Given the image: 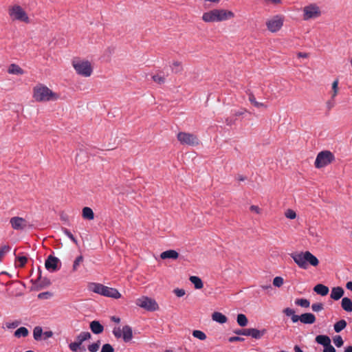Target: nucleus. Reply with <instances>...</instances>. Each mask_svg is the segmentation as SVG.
Listing matches in <instances>:
<instances>
[{"mask_svg": "<svg viewBox=\"0 0 352 352\" xmlns=\"http://www.w3.org/2000/svg\"><path fill=\"white\" fill-rule=\"evenodd\" d=\"M333 340L337 347H341L344 344V341L340 336H336Z\"/></svg>", "mask_w": 352, "mask_h": 352, "instance_id": "nucleus-43", "label": "nucleus"}, {"mask_svg": "<svg viewBox=\"0 0 352 352\" xmlns=\"http://www.w3.org/2000/svg\"><path fill=\"white\" fill-rule=\"evenodd\" d=\"M43 335L44 336V340H46L49 338L52 337L53 332L52 331H47L43 332Z\"/></svg>", "mask_w": 352, "mask_h": 352, "instance_id": "nucleus-59", "label": "nucleus"}, {"mask_svg": "<svg viewBox=\"0 0 352 352\" xmlns=\"http://www.w3.org/2000/svg\"><path fill=\"white\" fill-rule=\"evenodd\" d=\"M8 13L12 20L20 21L26 23H30V19L27 13L20 6L15 5L12 6L9 9Z\"/></svg>", "mask_w": 352, "mask_h": 352, "instance_id": "nucleus-8", "label": "nucleus"}, {"mask_svg": "<svg viewBox=\"0 0 352 352\" xmlns=\"http://www.w3.org/2000/svg\"><path fill=\"white\" fill-rule=\"evenodd\" d=\"M160 257L162 259H166V258L177 259L179 257V253L174 250H169L163 252L160 254Z\"/></svg>", "mask_w": 352, "mask_h": 352, "instance_id": "nucleus-23", "label": "nucleus"}, {"mask_svg": "<svg viewBox=\"0 0 352 352\" xmlns=\"http://www.w3.org/2000/svg\"><path fill=\"white\" fill-rule=\"evenodd\" d=\"M100 352H114V349L110 344H104L102 346Z\"/></svg>", "mask_w": 352, "mask_h": 352, "instance_id": "nucleus-46", "label": "nucleus"}, {"mask_svg": "<svg viewBox=\"0 0 352 352\" xmlns=\"http://www.w3.org/2000/svg\"><path fill=\"white\" fill-rule=\"evenodd\" d=\"M135 304L148 311H154L159 309V306L155 300L147 296H142L138 298L135 300Z\"/></svg>", "mask_w": 352, "mask_h": 352, "instance_id": "nucleus-9", "label": "nucleus"}, {"mask_svg": "<svg viewBox=\"0 0 352 352\" xmlns=\"http://www.w3.org/2000/svg\"><path fill=\"white\" fill-rule=\"evenodd\" d=\"M234 17V14L230 10L214 9L204 12L202 15V20L206 23H212L226 21Z\"/></svg>", "mask_w": 352, "mask_h": 352, "instance_id": "nucleus-2", "label": "nucleus"}, {"mask_svg": "<svg viewBox=\"0 0 352 352\" xmlns=\"http://www.w3.org/2000/svg\"><path fill=\"white\" fill-rule=\"evenodd\" d=\"M189 280L194 285L195 288L197 289H200L204 287L201 279L198 276H191Z\"/></svg>", "mask_w": 352, "mask_h": 352, "instance_id": "nucleus-29", "label": "nucleus"}, {"mask_svg": "<svg viewBox=\"0 0 352 352\" xmlns=\"http://www.w3.org/2000/svg\"><path fill=\"white\" fill-rule=\"evenodd\" d=\"M88 290L101 296L118 299L121 297L120 293L116 288L109 287L98 283H89Z\"/></svg>", "mask_w": 352, "mask_h": 352, "instance_id": "nucleus-3", "label": "nucleus"}, {"mask_svg": "<svg viewBox=\"0 0 352 352\" xmlns=\"http://www.w3.org/2000/svg\"><path fill=\"white\" fill-rule=\"evenodd\" d=\"M63 232L75 244H77L78 241L77 239L74 237V236L72 234V233L67 228H62Z\"/></svg>", "mask_w": 352, "mask_h": 352, "instance_id": "nucleus-41", "label": "nucleus"}, {"mask_svg": "<svg viewBox=\"0 0 352 352\" xmlns=\"http://www.w3.org/2000/svg\"><path fill=\"white\" fill-rule=\"evenodd\" d=\"M245 92H246V94L248 96V100H249L250 102L253 106H254L256 108H261V107L267 108V106L265 103L257 102L254 95L250 89L247 90Z\"/></svg>", "mask_w": 352, "mask_h": 352, "instance_id": "nucleus-16", "label": "nucleus"}, {"mask_svg": "<svg viewBox=\"0 0 352 352\" xmlns=\"http://www.w3.org/2000/svg\"><path fill=\"white\" fill-rule=\"evenodd\" d=\"M283 25V19L279 15H276L272 19L266 22L267 29L272 32H278Z\"/></svg>", "mask_w": 352, "mask_h": 352, "instance_id": "nucleus-13", "label": "nucleus"}, {"mask_svg": "<svg viewBox=\"0 0 352 352\" xmlns=\"http://www.w3.org/2000/svg\"><path fill=\"white\" fill-rule=\"evenodd\" d=\"M245 340V338L239 336H232L228 338L229 342H243Z\"/></svg>", "mask_w": 352, "mask_h": 352, "instance_id": "nucleus-53", "label": "nucleus"}, {"mask_svg": "<svg viewBox=\"0 0 352 352\" xmlns=\"http://www.w3.org/2000/svg\"><path fill=\"white\" fill-rule=\"evenodd\" d=\"M113 333L115 336L116 338H120L122 337V329L121 330L119 327L118 328H114L113 330Z\"/></svg>", "mask_w": 352, "mask_h": 352, "instance_id": "nucleus-55", "label": "nucleus"}, {"mask_svg": "<svg viewBox=\"0 0 352 352\" xmlns=\"http://www.w3.org/2000/svg\"><path fill=\"white\" fill-rule=\"evenodd\" d=\"M233 332L236 335L248 336L249 329H236Z\"/></svg>", "mask_w": 352, "mask_h": 352, "instance_id": "nucleus-45", "label": "nucleus"}, {"mask_svg": "<svg viewBox=\"0 0 352 352\" xmlns=\"http://www.w3.org/2000/svg\"><path fill=\"white\" fill-rule=\"evenodd\" d=\"M344 352H352V346H348L345 347Z\"/></svg>", "mask_w": 352, "mask_h": 352, "instance_id": "nucleus-64", "label": "nucleus"}, {"mask_svg": "<svg viewBox=\"0 0 352 352\" xmlns=\"http://www.w3.org/2000/svg\"><path fill=\"white\" fill-rule=\"evenodd\" d=\"M91 335L88 331H82L76 337V341L69 344V349L73 352H85L86 348L82 345L83 342L89 340Z\"/></svg>", "mask_w": 352, "mask_h": 352, "instance_id": "nucleus-7", "label": "nucleus"}, {"mask_svg": "<svg viewBox=\"0 0 352 352\" xmlns=\"http://www.w3.org/2000/svg\"><path fill=\"white\" fill-rule=\"evenodd\" d=\"M43 334V329L41 327L37 326L34 327L33 331V336L35 340H40Z\"/></svg>", "mask_w": 352, "mask_h": 352, "instance_id": "nucleus-34", "label": "nucleus"}, {"mask_svg": "<svg viewBox=\"0 0 352 352\" xmlns=\"http://www.w3.org/2000/svg\"><path fill=\"white\" fill-rule=\"evenodd\" d=\"M28 334V329L26 327H21L14 331V336L16 338H19L21 337H26Z\"/></svg>", "mask_w": 352, "mask_h": 352, "instance_id": "nucleus-31", "label": "nucleus"}, {"mask_svg": "<svg viewBox=\"0 0 352 352\" xmlns=\"http://www.w3.org/2000/svg\"><path fill=\"white\" fill-rule=\"evenodd\" d=\"M295 303L304 308H307L310 305V302L307 299L305 298H298L296 300Z\"/></svg>", "mask_w": 352, "mask_h": 352, "instance_id": "nucleus-35", "label": "nucleus"}, {"mask_svg": "<svg viewBox=\"0 0 352 352\" xmlns=\"http://www.w3.org/2000/svg\"><path fill=\"white\" fill-rule=\"evenodd\" d=\"M89 328L94 334H100L103 332L104 327L98 320H93L89 324Z\"/></svg>", "mask_w": 352, "mask_h": 352, "instance_id": "nucleus-17", "label": "nucleus"}, {"mask_svg": "<svg viewBox=\"0 0 352 352\" xmlns=\"http://www.w3.org/2000/svg\"><path fill=\"white\" fill-rule=\"evenodd\" d=\"M297 56L299 58H307V57H308V54L305 53V52H298L297 54Z\"/></svg>", "mask_w": 352, "mask_h": 352, "instance_id": "nucleus-61", "label": "nucleus"}, {"mask_svg": "<svg viewBox=\"0 0 352 352\" xmlns=\"http://www.w3.org/2000/svg\"><path fill=\"white\" fill-rule=\"evenodd\" d=\"M21 324V322L19 320H14L12 322L6 323V327L8 329H15Z\"/></svg>", "mask_w": 352, "mask_h": 352, "instance_id": "nucleus-52", "label": "nucleus"}, {"mask_svg": "<svg viewBox=\"0 0 352 352\" xmlns=\"http://www.w3.org/2000/svg\"><path fill=\"white\" fill-rule=\"evenodd\" d=\"M283 284V278L280 276H276L273 280V285L275 287H280Z\"/></svg>", "mask_w": 352, "mask_h": 352, "instance_id": "nucleus-44", "label": "nucleus"}, {"mask_svg": "<svg viewBox=\"0 0 352 352\" xmlns=\"http://www.w3.org/2000/svg\"><path fill=\"white\" fill-rule=\"evenodd\" d=\"M266 332L267 330L265 329L258 330L254 328H250L248 336H251L254 339L258 340L261 339L266 333Z\"/></svg>", "mask_w": 352, "mask_h": 352, "instance_id": "nucleus-20", "label": "nucleus"}, {"mask_svg": "<svg viewBox=\"0 0 352 352\" xmlns=\"http://www.w3.org/2000/svg\"><path fill=\"white\" fill-rule=\"evenodd\" d=\"M250 210L252 212H254L256 214H259L261 212V209L257 206L252 205L250 206Z\"/></svg>", "mask_w": 352, "mask_h": 352, "instance_id": "nucleus-58", "label": "nucleus"}, {"mask_svg": "<svg viewBox=\"0 0 352 352\" xmlns=\"http://www.w3.org/2000/svg\"><path fill=\"white\" fill-rule=\"evenodd\" d=\"M294 261L301 269L307 270L309 265L316 267L319 264V260L309 251L294 252L290 254Z\"/></svg>", "mask_w": 352, "mask_h": 352, "instance_id": "nucleus-1", "label": "nucleus"}, {"mask_svg": "<svg viewBox=\"0 0 352 352\" xmlns=\"http://www.w3.org/2000/svg\"><path fill=\"white\" fill-rule=\"evenodd\" d=\"M300 322L305 324H312L316 322V316L311 313H305L300 315Z\"/></svg>", "mask_w": 352, "mask_h": 352, "instance_id": "nucleus-18", "label": "nucleus"}, {"mask_svg": "<svg viewBox=\"0 0 352 352\" xmlns=\"http://www.w3.org/2000/svg\"><path fill=\"white\" fill-rule=\"evenodd\" d=\"M33 97L37 102H45L56 100L58 99V96L47 87L39 85L34 87Z\"/></svg>", "mask_w": 352, "mask_h": 352, "instance_id": "nucleus-4", "label": "nucleus"}, {"mask_svg": "<svg viewBox=\"0 0 352 352\" xmlns=\"http://www.w3.org/2000/svg\"><path fill=\"white\" fill-rule=\"evenodd\" d=\"M38 271L39 275L37 279L35 280L34 282L33 280H31V282H32L33 284L34 285L36 290H41L45 287H48L51 284L50 279H48L47 278L41 277V272L39 268Z\"/></svg>", "mask_w": 352, "mask_h": 352, "instance_id": "nucleus-15", "label": "nucleus"}, {"mask_svg": "<svg viewBox=\"0 0 352 352\" xmlns=\"http://www.w3.org/2000/svg\"><path fill=\"white\" fill-rule=\"evenodd\" d=\"M173 292L177 297H182L185 295V290L183 289L177 288L174 289Z\"/></svg>", "mask_w": 352, "mask_h": 352, "instance_id": "nucleus-56", "label": "nucleus"}, {"mask_svg": "<svg viewBox=\"0 0 352 352\" xmlns=\"http://www.w3.org/2000/svg\"><path fill=\"white\" fill-rule=\"evenodd\" d=\"M173 65L172 71L175 74L180 73L183 70L182 63L179 61L173 62Z\"/></svg>", "mask_w": 352, "mask_h": 352, "instance_id": "nucleus-40", "label": "nucleus"}, {"mask_svg": "<svg viewBox=\"0 0 352 352\" xmlns=\"http://www.w3.org/2000/svg\"><path fill=\"white\" fill-rule=\"evenodd\" d=\"M316 342L324 347L331 343V339L328 336L318 335L316 337Z\"/></svg>", "mask_w": 352, "mask_h": 352, "instance_id": "nucleus-28", "label": "nucleus"}, {"mask_svg": "<svg viewBox=\"0 0 352 352\" xmlns=\"http://www.w3.org/2000/svg\"><path fill=\"white\" fill-rule=\"evenodd\" d=\"M16 260L19 262V267H23L28 261V258L25 256H19L16 257Z\"/></svg>", "mask_w": 352, "mask_h": 352, "instance_id": "nucleus-47", "label": "nucleus"}, {"mask_svg": "<svg viewBox=\"0 0 352 352\" xmlns=\"http://www.w3.org/2000/svg\"><path fill=\"white\" fill-rule=\"evenodd\" d=\"M346 287L347 289L352 292V281L347 282L346 284Z\"/></svg>", "mask_w": 352, "mask_h": 352, "instance_id": "nucleus-62", "label": "nucleus"}, {"mask_svg": "<svg viewBox=\"0 0 352 352\" xmlns=\"http://www.w3.org/2000/svg\"><path fill=\"white\" fill-rule=\"evenodd\" d=\"M344 291L341 287H333L331 292V298L334 300L340 299L344 295Z\"/></svg>", "mask_w": 352, "mask_h": 352, "instance_id": "nucleus-21", "label": "nucleus"}, {"mask_svg": "<svg viewBox=\"0 0 352 352\" xmlns=\"http://www.w3.org/2000/svg\"><path fill=\"white\" fill-rule=\"evenodd\" d=\"M346 325L347 323L344 320H340L334 324V331L336 333H339L342 331Z\"/></svg>", "mask_w": 352, "mask_h": 352, "instance_id": "nucleus-33", "label": "nucleus"}, {"mask_svg": "<svg viewBox=\"0 0 352 352\" xmlns=\"http://www.w3.org/2000/svg\"><path fill=\"white\" fill-rule=\"evenodd\" d=\"M285 214V217L289 219H294L296 217V214L295 211H294L293 210H291V209L287 210Z\"/></svg>", "mask_w": 352, "mask_h": 352, "instance_id": "nucleus-50", "label": "nucleus"}, {"mask_svg": "<svg viewBox=\"0 0 352 352\" xmlns=\"http://www.w3.org/2000/svg\"><path fill=\"white\" fill-rule=\"evenodd\" d=\"M83 259L84 258L82 255H80L76 258L75 261H74L73 266H72L73 272L77 271L80 264L83 261Z\"/></svg>", "mask_w": 352, "mask_h": 352, "instance_id": "nucleus-37", "label": "nucleus"}, {"mask_svg": "<svg viewBox=\"0 0 352 352\" xmlns=\"http://www.w3.org/2000/svg\"><path fill=\"white\" fill-rule=\"evenodd\" d=\"M338 80H334L332 84V89L333 91V95L331 96L332 99H334V98L336 97V96L338 94Z\"/></svg>", "mask_w": 352, "mask_h": 352, "instance_id": "nucleus-49", "label": "nucleus"}, {"mask_svg": "<svg viewBox=\"0 0 352 352\" xmlns=\"http://www.w3.org/2000/svg\"><path fill=\"white\" fill-rule=\"evenodd\" d=\"M314 291L319 295L324 296L328 294L329 289V287L322 284H318L314 287Z\"/></svg>", "mask_w": 352, "mask_h": 352, "instance_id": "nucleus-24", "label": "nucleus"}, {"mask_svg": "<svg viewBox=\"0 0 352 352\" xmlns=\"http://www.w3.org/2000/svg\"><path fill=\"white\" fill-rule=\"evenodd\" d=\"M8 73L12 74L22 75L24 71L17 65L11 64L8 68Z\"/></svg>", "mask_w": 352, "mask_h": 352, "instance_id": "nucleus-30", "label": "nucleus"}, {"mask_svg": "<svg viewBox=\"0 0 352 352\" xmlns=\"http://www.w3.org/2000/svg\"><path fill=\"white\" fill-rule=\"evenodd\" d=\"M341 307L344 311L352 312V300L348 297H344L341 301Z\"/></svg>", "mask_w": 352, "mask_h": 352, "instance_id": "nucleus-25", "label": "nucleus"}, {"mask_svg": "<svg viewBox=\"0 0 352 352\" xmlns=\"http://www.w3.org/2000/svg\"><path fill=\"white\" fill-rule=\"evenodd\" d=\"M283 312L287 316H291V319L292 322L296 323L298 321H300V316H298L295 314V311L294 309L287 307L283 309Z\"/></svg>", "mask_w": 352, "mask_h": 352, "instance_id": "nucleus-22", "label": "nucleus"}, {"mask_svg": "<svg viewBox=\"0 0 352 352\" xmlns=\"http://www.w3.org/2000/svg\"><path fill=\"white\" fill-rule=\"evenodd\" d=\"M212 318L214 321L220 324L226 323L228 320V318L225 315L218 311H215L212 314Z\"/></svg>", "mask_w": 352, "mask_h": 352, "instance_id": "nucleus-26", "label": "nucleus"}, {"mask_svg": "<svg viewBox=\"0 0 352 352\" xmlns=\"http://www.w3.org/2000/svg\"><path fill=\"white\" fill-rule=\"evenodd\" d=\"M323 352H336V349L331 345V343L324 346Z\"/></svg>", "mask_w": 352, "mask_h": 352, "instance_id": "nucleus-54", "label": "nucleus"}, {"mask_svg": "<svg viewBox=\"0 0 352 352\" xmlns=\"http://www.w3.org/2000/svg\"><path fill=\"white\" fill-rule=\"evenodd\" d=\"M111 320L112 321H113V322H116V323H119V322H120V318L116 317V316H112V317L111 318Z\"/></svg>", "mask_w": 352, "mask_h": 352, "instance_id": "nucleus-63", "label": "nucleus"}, {"mask_svg": "<svg viewBox=\"0 0 352 352\" xmlns=\"http://www.w3.org/2000/svg\"><path fill=\"white\" fill-rule=\"evenodd\" d=\"M82 218L87 220H93L94 219V213L93 210L89 207H84L82 210Z\"/></svg>", "mask_w": 352, "mask_h": 352, "instance_id": "nucleus-27", "label": "nucleus"}, {"mask_svg": "<svg viewBox=\"0 0 352 352\" xmlns=\"http://www.w3.org/2000/svg\"><path fill=\"white\" fill-rule=\"evenodd\" d=\"M100 345V341L98 340L96 342L92 343L87 346V349L90 352H96L98 351Z\"/></svg>", "mask_w": 352, "mask_h": 352, "instance_id": "nucleus-38", "label": "nucleus"}, {"mask_svg": "<svg viewBox=\"0 0 352 352\" xmlns=\"http://www.w3.org/2000/svg\"><path fill=\"white\" fill-rule=\"evenodd\" d=\"M12 228L16 230H23L28 226V221L19 217H12L10 220Z\"/></svg>", "mask_w": 352, "mask_h": 352, "instance_id": "nucleus-14", "label": "nucleus"}, {"mask_svg": "<svg viewBox=\"0 0 352 352\" xmlns=\"http://www.w3.org/2000/svg\"><path fill=\"white\" fill-rule=\"evenodd\" d=\"M152 79L153 81H155L156 83L159 85H162L165 82V77L159 74L153 75L152 76Z\"/></svg>", "mask_w": 352, "mask_h": 352, "instance_id": "nucleus-39", "label": "nucleus"}, {"mask_svg": "<svg viewBox=\"0 0 352 352\" xmlns=\"http://www.w3.org/2000/svg\"><path fill=\"white\" fill-rule=\"evenodd\" d=\"M236 322L240 327H244L247 326L248 320L245 314H239L237 315Z\"/></svg>", "mask_w": 352, "mask_h": 352, "instance_id": "nucleus-32", "label": "nucleus"}, {"mask_svg": "<svg viewBox=\"0 0 352 352\" xmlns=\"http://www.w3.org/2000/svg\"><path fill=\"white\" fill-rule=\"evenodd\" d=\"M52 296V294L50 292H45L38 294V298L39 299H49Z\"/></svg>", "mask_w": 352, "mask_h": 352, "instance_id": "nucleus-48", "label": "nucleus"}, {"mask_svg": "<svg viewBox=\"0 0 352 352\" xmlns=\"http://www.w3.org/2000/svg\"><path fill=\"white\" fill-rule=\"evenodd\" d=\"M193 337L200 340H204L206 339V335L204 332L200 331V330H194L192 333Z\"/></svg>", "mask_w": 352, "mask_h": 352, "instance_id": "nucleus-36", "label": "nucleus"}, {"mask_svg": "<svg viewBox=\"0 0 352 352\" xmlns=\"http://www.w3.org/2000/svg\"><path fill=\"white\" fill-rule=\"evenodd\" d=\"M10 247L9 245H3L0 248V259L10 250Z\"/></svg>", "mask_w": 352, "mask_h": 352, "instance_id": "nucleus-51", "label": "nucleus"}, {"mask_svg": "<svg viewBox=\"0 0 352 352\" xmlns=\"http://www.w3.org/2000/svg\"><path fill=\"white\" fill-rule=\"evenodd\" d=\"M60 218L61 221H64L67 225H69V217L66 214L62 212L60 215Z\"/></svg>", "mask_w": 352, "mask_h": 352, "instance_id": "nucleus-57", "label": "nucleus"}, {"mask_svg": "<svg viewBox=\"0 0 352 352\" xmlns=\"http://www.w3.org/2000/svg\"><path fill=\"white\" fill-rule=\"evenodd\" d=\"M72 65L76 72L82 76L89 77L93 72V68L89 60H74Z\"/></svg>", "mask_w": 352, "mask_h": 352, "instance_id": "nucleus-5", "label": "nucleus"}, {"mask_svg": "<svg viewBox=\"0 0 352 352\" xmlns=\"http://www.w3.org/2000/svg\"><path fill=\"white\" fill-rule=\"evenodd\" d=\"M303 12L304 20H309L310 19L317 18L320 16L321 14V12L320 10L319 7L314 3L305 6L303 9Z\"/></svg>", "mask_w": 352, "mask_h": 352, "instance_id": "nucleus-11", "label": "nucleus"}, {"mask_svg": "<svg viewBox=\"0 0 352 352\" xmlns=\"http://www.w3.org/2000/svg\"><path fill=\"white\" fill-rule=\"evenodd\" d=\"M122 337L125 342H129L133 338L132 328L129 325H125L122 327Z\"/></svg>", "mask_w": 352, "mask_h": 352, "instance_id": "nucleus-19", "label": "nucleus"}, {"mask_svg": "<svg viewBox=\"0 0 352 352\" xmlns=\"http://www.w3.org/2000/svg\"><path fill=\"white\" fill-rule=\"evenodd\" d=\"M177 138L178 141L183 145L195 146L199 144V138L192 133L179 132L177 133Z\"/></svg>", "mask_w": 352, "mask_h": 352, "instance_id": "nucleus-10", "label": "nucleus"}, {"mask_svg": "<svg viewBox=\"0 0 352 352\" xmlns=\"http://www.w3.org/2000/svg\"><path fill=\"white\" fill-rule=\"evenodd\" d=\"M334 104H335V102L333 101V99L331 98V100H329L327 102V107L328 110H330L331 108H333L334 107Z\"/></svg>", "mask_w": 352, "mask_h": 352, "instance_id": "nucleus-60", "label": "nucleus"}, {"mask_svg": "<svg viewBox=\"0 0 352 352\" xmlns=\"http://www.w3.org/2000/svg\"><path fill=\"white\" fill-rule=\"evenodd\" d=\"M335 160V156L330 151H322L318 153L314 165L317 168H321L331 164Z\"/></svg>", "mask_w": 352, "mask_h": 352, "instance_id": "nucleus-6", "label": "nucleus"}, {"mask_svg": "<svg viewBox=\"0 0 352 352\" xmlns=\"http://www.w3.org/2000/svg\"><path fill=\"white\" fill-rule=\"evenodd\" d=\"M45 266L49 272H55L60 269L61 262L58 258L50 255L45 260Z\"/></svg>", "mask_w": 352, "mask_h": 352, "instance_id": "nucleus-12", "label": "nucleus"}, {"mask_svg": "<svg viewBox=\"0 0 352 352\" xmlns=\"http://www.w3.org/2000/svg\"><path fill=\"white\" fill-rule=\"evenodd\" d=\"M324 309V305L321 302L314 303L311 305V309L314 312H318Z\"/></svg>", "mask_w": 352, "mask_h": 352, "instance_id": "nucleus-42", "label": "nucleus"}]
</instances>
